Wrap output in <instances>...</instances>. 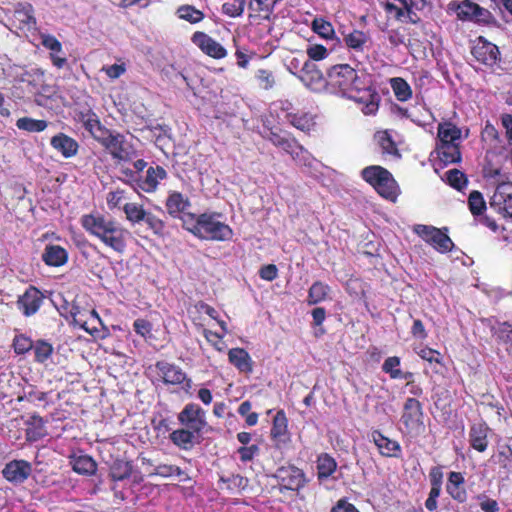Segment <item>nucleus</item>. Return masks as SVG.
Listing matches in <instances>:
<instances>
[{
  "mask_svg": "<svg viewBox=\"0 0 512 512\" xmlns=\"http://www.w3.org/2000/svg\"><path fill=\"white\" fill-rule=\"evenodd\" d=\"M33 14L34 9L31 4L19 3L14 9L11 25L20 30H32L36 26V19Z\"/></svg>",
  "mask_w": 512,
  "mask_h": 512,
  "instance_id": "16",
  "label": "nucleus"
},
{
  "mask_svg": "<svg viewBox=\"0 0 512 512\" xmlns=\"http://www.w3.org/2000/svg\"><path fill=\"white\" fill-rule=\"evenodd\" d=\"M489 432L490 428L486 423L480 422L473 424L469 431L470 445L478 452L486 451Z\"/></svg>",
  "mask_w": 512,
  "mask_h": 512,
  "instance_id": "22",
  "label": "nucleus"
},
{
  "mask_svg": "<svg viewBox=\"0 0 512 512\" xmlns=\"http://www.w3.org/2000/svg\"><path fill=\"white\" fill-rule=\"evenodd\" d=\"M472 54L477 61L492 66L498 60L499 49L495 44L479 37L473 46Z\"/></svg>",
  "mask_w": 512,
  "mask_h": 512,
  "instance_id": "15",
  "label": "nucleus"
},
{
  "mask_svg": "<svg viewBox=\"0 0 512 512\" xmlns=\"http://www.w3.org/2000/svg\"><path fill=\"white\" fill-rule=\"evenodd\" d=\"M219 217L215 213H203L196 218L188 214L183 217V227L202 240L228 241L232 238L233 231Z\"/></svg>",
  "mask_w": 512,
  "mask_h": 512,
  "instance_id": "3",
  "label": "nucleus"
},
{
  "mask_svg": "<svg viewBox=\"0 0 512 512\" xmlns=\"http://www.w3.org/2000/svg\"><path fill=\"white\" fill-rule=\"evenodd\" d=\"M167 212L174 218H181L186 216L185 211L190 207V201L179 192H172L169 194L165 203Z\"/></svg>",
  "mask_w": 512,
  "mask_h": 512,
  "instance_id": "23",
  "label": "nucleus"
},
{
  "mask_svg": "<svg viewBox=\"0 0 512 512\" xmlns=\"http://www.w3.org/2000/svg\"><path fill=\"white\" fill-rule=\"evenodd\" d=\"M220 481L225 485V488L232 494L240 493L244 490L249 483L246 477L239 474H232L229 477H221Z\"/></svg>",
  "mask_w": 512,
  "mask_h": 512,
  "instance_id": "39",
  "label": "nucleus"
},
{
  "mask_svg": "<svg viewBox=\"0 0 512 512\" xmlns=\"http://www.w3.org/2000/svg\"><path fill=\"white\" fill-rule=\"evenodd\" d=\"M371 436L382 455L395 456V452L400 451V446L396 441L388 439L379 431H373Z\"/></svg>",
  "mask_w": 512,
  "mask_h": 512,
  "instance_id": "33",
  "label": "nucleus"
},
{
  "mask_svg": "<svg viewBox=\"0 0 512 512\" xmlns=\"http://www.w3.org/2000/svg\"><path fill=\"white\" fill-rule=\"evenodd\" d=\"M150 476H161L164 478H169L174 475L176 476H185L182 480L186 481L190 478L186 475V473L178 466L170 465V464H159L157 465L152 472L149 474Z\"/></svg>",
  "mask_w": 512,
  "mask_h": 512,
  "instance_id": "40",
  "label": "nucleus"
},
{
  "mask_svg": "<svg viewBox=\"0 0 512 512\" xmlns=\"http://www.w3.org/2000/svg\"><path fill=\"white\" fill-rule=\"evenodd\" d=\"M400 365V359L396 356L387 358L382 366L384 372L388 373L391 378L398 379L402 377V372L398 368Z\"/></svg>",
  "mask_w": 512,
  "mask_h": 512,
  "instance_id": "52",
  "label": "nucleus"
},
{
  "mask_svg": "<svg viewBox=\"0 0 512 512\" xmlns=\"http://www.w3.org/2000/svg\"><path fill=\"white\" fill-rule=\"evenodd\" d=\"M203 335L206 340L213 345V347L218 351H223L225 349V344L222 341L223 334L212 332L208 329H203Z\"/></svg>",
  "mask_w": 512,
  "mask_h": 512,
  "instance_id": "59",
  "label": "nucleus"
},
{
  "mask_svg": "<svg viewBox=\"0 0 512 512\" xmlns=\"http://www.w3.org/2000/svg\"><path fill=\"white\" fill-rule=\"evenodd\" d=\"M316 116L309 112L296 111L288 120L289 124L303 132H310L316 125Z\"/></svg>",
  "mask_w": 512,
  "mask_h": 512,
  "instance_id": "32",
  "label": "nucleus"
},
{
  "mask_svg": "<svg viewBox=\"0 0 512 512\" xmlns=\"http://www.w3.org/2000/svg\"><path fill=\"white\" fill-rule=\"evenodd\" d=\"M167 173L161 166L149 167L143 179L137 181L140 189L147 193L154 192L157 189L159 182L165 179Z\"/></svg>",
  "mask_w": 512,
  "mask_h": 512,
  "instance_id": "24",
  "label": "nucleus"
},
{
  "mask_svg": "<svg viewBox=\"0 0 512 512\" xmlns=\"http://www.w3.org/2000/svg\"><path fill=\"white\" fill-rule=\"evenodd\" d=\"M177 14L179 18L186 20L192 24L198 23L204 18L203 12L190 5L179 7L177 10Z\"/></svg>",
  "mask_w": 512,
  "mask_h": 512,
  "instance_id": "47",
  "label": "nucleus"
},
{
  "mask_svg": "<svg viewBox=\"0 0 512 512\" xmlns=\"http://www.w3.org/2000/svg\"><path fill=\"white\" fill-rule=\"evenodd\" d=\"M42 296L36 288H29L18 300V307L24 315L30 316L38 311Z\"/></svg>",
  "mask_w": 512,
  "mask_h": 512,
  "instance_id": "21",
  "label": "nucleus"
},
{
  "mask_svg": "<svg viewBox=\"0 0 512 512\" xmlns=\"http://www.w3.org/2000/svg\"><path fill=\"white\" fill-rule=\"evenodd\" d=\"M200 437V435L183 426L180 429L174 430L169 436L171 442L183 450L191 449L199 442Z\"/></svg>",
  "mask_w": 512,
  "mask_h": 512,
  "instance_id": "25",
  "label": "nucleus"
},
{
  "mask_svg": "<svg viewBox=\"0 0 512 512\" xmlns=\"http://www.w3.org/2000/svg\"><path fill=\"white\" fill-rule=\"evenodd\" d=\"M435 229L436 227L434 226L418 224L414 226L413 231L418 236H420L424 241L430 244L432 239L434 238Z\"/></svg>",
  "mask_w": 512,
  "mask_h": 512,
  "instance_id": "60",
  "label": "nucleus"
},
{
  "mask_svg": "<svg viewBox=\"0 0 512 512\" xmlns=\"http://www.w3.org/2000/svg\"><path fill=\"white\" fill-rule=\"evenodd\" d=\"M311 27L315 33L325 39H332L335 33L332 24L322 18H315Z\"/></svg>",
  "mask_w": 512,
  "mask_h": 512,
  "instance_id": "48",
  "label": "nucleus"
},
{
  "mask_svg": "<svg viewBox=\"0 0 512 512\" xmlns=\"http://www.w3.org/2000/svg\"><path fill=\"white\" fill-rule=\"evenodd\" d=\"M279 148L287 152L297 162L307 165L309 164L311 155L297 141L289 136L280 144Z\"/></svg>",
  "mask_w": 512,
  "mask_h": 512,
  "instance_id": "28",
  "label": "nucleus"
},
{
  "mask_svg": "<svg viewBox=\"0 0 512 512\" xmlns=\"http://www.w3.org/2000/svg\"><path fill=\"white\" fill-rule=\"evenodd\" d=\"M274 106L283 112L285 115L286 120L288 121L293 114L296 112V109L294 108V105L289 100H278L274 103Z\"/></svg>",
  "mask_w": 512,
  "mask_h": 512,
  "instance_id": "63",
  "label": "nucleus"
},
{
  "mask_svg": "<svg viewBox=\"0 0 512 512\" xmlns=\"http://www.w3.org/2000/svg\"><path fill=\"white\" fill-rule=\"evenodd\" d=\"M446 177L448 183L458 189L461 190L467 184V179L461 171L457 169H452L446 172Z\"/></svg>",
  "mask_w": 512,
  "mask_h": 512,
  "instance_id": "55",
  "label": "nucleus"
},
{
  "mask_svg": "<svg viewBox=\"0 0 512 512\" xmlns=\"http://www.w3.org/2000/svg\"><path fill=\"white\" fill-rule=\"evenodd\" d=\"M256 79L261 88L265 90L271 89L275 84L273 73L269 70L260 69L256 73Z\"/></svg>",
  "mask_w": 512,
  "mask_h": 512,
  "instance_id": "56",
  "label": "nucleus"
},
{
  "mask_svg": "<svg viewBox=\"0 0 512 512\" xmlns=\"http://www.w3.org/2000/svg\"><path fill=\"white\" fill-rule=\"evenodd\" d=\"M99 143L106 149L113 159L128 161L134 155L132 145L126 137L116 131L108 130Z\"/></svg>",
  "mask_w": 512,
  "mask_h": 512,
  "instance_id": "6",
  "label": "nucleus"
},
{
  "mask_svg": "<svg viewBox=\"0 0 512 512\" xmlns=\"http://www.w3.org/2000/svg\"><path fill=\"white\" fill-rule=\"evenodd\" d=\"M490 204L498 212L512 217V183H500L491 197Z\"/></svg>",
  "mask_w": 512,
  "mask_h": 512,
  "instance_id": "11",
  "label": "nucleus"
},
{
  "mask_svg": "<svg viewBox=\"0 0 512 512\" xmlns=\"http://www.w3.org/2000/svg\"><path fill=\"white\" fill-rule=\"evenodd\" d=\"M122 210L125 214V219L131 225L143 222V220L145 219V215L147 213L143 205L135 202H125L123 204Z\"/></svg>",
  "mask_w": 512,
  "mask_h": 512,
  "instance_id": "34",
  "label": "nucleus"
},
{
  "mask_svg": "<svg viewBox=\"0 0 512 512\" xmlns=\"http://www.w3.org/2000/svg\"><path fill=\"white\" fill-rule=\"evenodd\" d=\"M244 6V0H230L222 5V11L230 17H237L243 13Z\"/></svg>",
  "mask_w": 512,
  "mask_h": 512,
  "instance_id": "53",
  "label": "nucleus"
},
{
  "mask_svg": "<svg viewBox=\"0 0 512 512\" xmlns=\"http://www.w3.org/2000/svg\"><path fill=\"white\" fill-rule=\"evenodd\" d=\"M329 292V286L322 282H315L309 289L308 304L314 305L326 299Z\"/></svg>",
  "mask_w": 512,
  "mask_h": 512,
  "instance_id": "44",
  "label": "nucleus"
},
{
  "mask_svg": "<svg viewBox=\"0 0 512 512\" xmlns=\"http://www.w3.org/2000/svg\"><path fill=\"white\" fill-rule=\"evenodd\" d=\"M383 153L397 155L398 150L394 140L387 131H379L374 136Z\"/></svg>",
  "mask_w": 512,
  "mask_h": 512,
  "instance_id": "43",
  "label": "nucleus"
},
{
  "mask_svg": "<svg viewBox=\"0 0 512 512\" xmlns=\"http://www.w3.org/2000/svg\"><path fill=\"white\" fill-rule=\"evenodd\" d=\"M43 261L49 266H62L67 262V251L59 245L46 246L42 255Z\"/></svg>",
  "mask_w": 512,
  "mask_h": 512,
  "instance_id": "30",
  "label": "nucleus"
},
{
  "mask_svg": "<svg viewBox=\"0 0 512 512\" xmlns=\"http://www.w3.org/2000/svg\"><path fill=\"white\" fill-rule=\"evenodd\" d=\"M369 40V35L360 30H353L351 33L344 36L345 44L357 52H362Z\"/></svg>",
  "mask_w": 512,
  "mask_h": 512,
  "instance_id": "35",
  "label": "nucleus"
},
{
  "mask_svg": "<svg viewBox=\"0 0 512 512\" xmlns=\"http://www.w3.org/2000/svg\"><path fill=\"white\" fill-rule=\"evenodd\" d=\"M78 121L97 142L103 139V136L109 130L101 124L99 117L90 109L81 111L78 114Z\"/></svg>",
  "mask_w": 512,
  "mask_h": 512,
  "instance_id": "18",
  "label": "nucleus"
},
{
  "mask_svg": "<svg viewBox=\"0 0 512 512\" xmlns=\"http://www.w3.org/2000/svg\"><path fill=\"white\" fill-rule=\"evenodd\" d=\"M72 468L78 474L92 475L95 473L97 465L90 456L82 455L73 459Z\"/></svg>",
  "mask_w": 512,
  "mask_h": 512,
  "instance_id": "37",
  "label": "nucleus"
},
{
  "mask_svg": "<svg viewBox=\"0 0 512 512\" xmlns=\"http://www.w3.org/2000/svg\"><path fill=\"white\" fill-rule=\"evenodd\" d=\"M153 231V233L157 236H163L165 231V223L163 220L152 214L151 212H147L145 215V219L143 220Z\"/></svg>",
  "mask_w": 512,
  "mask_h": 512,
  "instance_id": "51",
  "label": "nucleus"
},
{
  "mask_svg": "<svg viewBox=\"0 0 512 512\" xmlns=\"http://www.w3.org/2000/svg\"><path fill=\"white\" fill-rule=\"evenodd\" d=\"M464 483V477L460 472H451L449 474L446 490L448 494L458 502H464L467 499Z\"/></svg>",
  "mask_w": 512,
  "mask_h": 512,
  "instance_id": "26",
  "label": "nucleus"
},
{
  "mask_svg": "<svg viewBox=\"0 0 512 512\" xmlns=\"http://www.w3.org/2000/svg\"><path fill=\"white\" fill-rule=\"evenodd\" d=\"M301 80L307 86H314L323 81V74L319 69H317L315 64L306 62L302 69Z\"/></svg>",
  "mask_w": 512,
  "mask_h": 512,
  "instance_id": "38",
  "label": "nucleus"
},
{
  "mask_svg": "<svg viewBox=\"0 0 512 512\" xmlns=\"http://www.w3.org/2000/svg\"><path fill=\"white\" fill-rule=\"evenodd\" d=\"M132 475V464L129 461L115 460L110 466L109 476L114 481H122Z\"/></svg>",
  "mask_w": 512,
  "mask_h": 512,
  "instance_id": "36",
  "label": "nucleus"
},
{
  "mask_svg": "<svg viewBox=\"0 0 512 512\" xmlns=\"http://www.w3.org/2000/svg\"><path fill=\"white\" fill-rule=\"evenodd\" d=\"M32 428L27 430V436L30 440H38L45 435L44 420L39 415H32L28 421Z\"/></svg>",
  "mask_w": 512,
  "mask_h": 512,
  "instance_id": "46",
  "label": "nucleus"
},
{
  "mask_svg": "<svg viewBox=\"0 0 512 512\" xmlns=\"http://www.w3.org/2000/svg\"><path fill=\"white\" fill-rule=\"evenodd\" d=\"M32 466L25 460H13L2 471L4 478L12 483H23L31 475Z\"/></svg>",
  "mask_w": 512,
  "mask_h": 512,
  "instance_id": "14",
  "label": "nucleus"
},
{
  "mask_svg": "<svg viewBox=\"0 0 512 512\" xmlns=\"http://www.w3.org/2000/svg\"><path fill=\"white\" fill-rule=\"evenodd\" d=\"M50 144L64 158H71L75 156L79 149L77 141L64 133H59L53 136Z\"/></svg>",
  "mask_w": 512,
  "mask_h": 512,
  "instance_id": "20",
  "label": "nucleus"
},
{
  "mask_svg": "<svg viewBox=\"0 0 512 512\" xmlns=\"http://www.w3.org/2000/svg\"><path fill=\"white\" fill-rule=\"evenodd\" d=\"M82 227L98 238L105 246L122 254L127 246L129 231L113 218L100 213L86 214L81 217Z\"/></svg>",
  "mask_w": 512,
  "mask_h": 512,
  "instance_id": "2",
  "label": "nucleus"
},
{
  "mask_svg": "<svg viewBox=\"0 0 512 512\" xmlns=\"http://www.w3.org/2000/svg\"><path fill=\"white\" fill-rule=\"evenodd\" d=\"M401 422L408 434L418 436L425 430L421 403L415 398H408L403 407Z\"/></svg>",
  "mask_w": 512,
  "mask_h": 512,
  "instance_id": "7",
  "label": "nucleus"
},
{
  "mask_svg": "<svg viewBox=\"0 0 512 512\" xmlns=\"http://www.w3.org/2000/svg\"><path fill=\"white\" fill-rule=\"evenodd\" d=\"M468 132V129H466L463 135L462 129L450 121L438 124L436 151L443 163H456L461 160L460 143L468 137Z\"/></svg>",
  "mask_w": 512,
  "mask_h": 512,
  "instance_id": "4",
  "label": "nucleus"
},
{
  "mask_svg": "<svg viewBox=\"0 0 512 512\" xmlns=\"http://www.w3.org/2000/svg\"><path fill=\"white\" fill-rule=\"evenodd\" d=\"M102 71L111 79H117L126 72L125 64H113L110 66H104Z\"/></svg>",
  "mask_w": 512,
  "mask_h": 512,
  "instance_id": "64",
  "label": "nucleus"
},
{
  "mask_svg": "<svg viewBox=\"0 0 512 512\" xmlns=\"http://www.w3.org/2000/svg\"><path fill=\"white\" fill-rule=\"evenodd\" d=\"M275 477L280 486L288 490H299L305 483L304 473L295 466L279 468Z\"/></svg>",
  "mask_w": 512,
  "mask_h": 512,
  "instance_id": "13",
  "label": "nucleus"
},
{
  "mask_svg": "<svg viewBox=\"0 0 512 512\" xmlns=\"http://www.w3.org/2000/svg\"><path fill=\"white\" fill-rule=\"evenodd\" d=\"M228 359L242 373H251L253 370V361L248 352L243 348L230 349Z\"/></svg>",
  "mask_w": 512,
  "mask_h": 512,
  "instance_id": "27",
  "label": "nucleus"
},
{
  "mask_svg": "<svg viewBox=\"0 0 512 512\" xmlns=\"http://www.w3.org/2000/svg\"><path fill=\"white\" fill-rule=\"evenodd\" d=\"M362 178L385 199L395 202L400 190L393 175L382 166L372 165L361 171Z\"/></svg>",
  "mask_w": 512,
  "mask_h": 512,
  "instance_id": "5",
  "label": "nucleus"
},
{
  "mask_svg": "<svg viewBox=\"0 0 512 512\" xmlns=\"http://www.w3.org/2000/svg\"><path fill=\"white\" fill-rule=\"evenodd\" d=\"M177 419L183 427L200 436L208 426L205 411L195 403L186 404L178 414Z\"/></svg>",
  "mask_w": 512,
  "mask_h": 512,
  "instance_id": "8",
  "label": "nucleus"
},
{
  "mask_svg": "<svg viewBox=\"0 0 512 512\" xmlns=\"http://www.w3.org/2000/svg\"><path fill=\"white\" fill-rule=\"evenodd\" d=\"M447 10L450 13H454L460 20L486 22L490 17L488 10L469 0H453L448 4Z\"/></svg>",
  "mask_w": 512,
  "mask_h": 512,
  "instance_id": "9",
  "label": "nucleus"
},
{
  "mask_svg": "<svg viewBox=\"0 0 512 512\" xmlns=\"http://www.w3.org/2000/svg\"><path fill=\"white\" fill-rule=\"evenodd\" d=\"M468 204L470 211L474 215H480L486 209V204L483 199V196L478 191L471 192L468 198Z\"/></svg>",
  "mask_w": 512,
  "mask_h": 512,
  "instance_id": "50",
  "label": "nucleus"
},
{
  "mask_svg": "<svg viewBox=\"0 0 512 512\" xmlns=\"http://www.w3.org/2000/svg\"><path fill=\"white\" fill-rule=\"evenodd\" d=\"M41 44L50 51L49 57L52 64L62 69L67 64V57L65 56L61 42L53 35L41 33Z\"/></svg>",
  "mask_w": 512,
  "mask_h": 512,
  "instance_id": "17",
  "label": "nucleus"
},
{
  "mask_svg": "<svg viewBox=\"0 0 512 512\" xmlns=\"http://www.w3.org/2000/svg\"><path fill=\"white\" fill-rule=\"evenodd\" d=\"M13 347L17 354H24L33 348V343L28 337L19 335L14 338Z\"/></svg>",
  "mask_w": 512,
  "mask_h": 512,
  "instance_id": "58",
  "label": "nucleus"
},
{
  "mask_svg": "<svg viewBox=\"0 0 512 512\" xmlns=\"http://www.w3.org/2000/svg\"><path fill=\"white\" fill-rule=\"evenodd\" d=\"M279 148L287 152L297 162L307 165L309 164L311 155L297 141L289 136L280 144Z\"/></svg>",
  "mask_w": 512,
  "mask_h": 512,
  "instance_id": "29",
  "label": "nucleus"
},
{
  "mask_svg": "<svg viewBox=\"0 0 512 512\" xmlns=\"http://www.w3.org/2000/svg\"><path fill=\"white\" fill-rule=\"evenodd\" d=\"M155 367L157 370V375L163 380L165 384H184L183 389L185 391H189V389L192 387L191 379L187 378L186 373L179 366L166 361H158Z\"/></svg>",
  "mask_w": 512,
  "mask_h": 512,
  "instance_id": "10",
  "label": "nucleus"
},
{
  "mask_svg": "<svg viewBox=\"0 0 512 512\" xmlns=\"http://www.w3.org/2000/svg\"><path fill=\"white\" fill-rule=\"evenodd\" d=\"M191 41L195 44L204 54L215 58L222 59L226 57V49L208 34L197 31L192 35Z\"/></svg>",
  "mask_w": 512,
  "mask_h": 512,
  "instance_id": "12",
  "label": "nucleus"
},
{
  "mask_svg": "<svg viewBox=\"0 0 512 512\" xmlns=\"http://www.w3.org/2000/svg\"><path fill=\"white\" fill-rule=\"evenodd\" d=\"M494 334L503 342L512 344V325L504 322L493 328Z\"/></svg>",
  "mask_w": 512,
  "mask_h": 512,
  "instance_id": "57",
  "label": "nucleus"
},
{
  "mask_svg": "<svg viewBox=\"0 0 512 512\" xmlns=\"http://www.w3.org/2000/svg\"><path fill=\"white\" fill-rule=\"evenodd\" d=\"M317 477L320 481L328 479L337 469L336 460L327 453H322L316 461Z\"/></svg>",
  "mask_w": 512,
  "mask_h": 512,
  "instance_id": "31",
  "label": "nucleus"
},
{
  "mask_svg": "<svg viewBox=\"0 0 512 512\" xmlns=\"http://www.w3.org/2000/svg\"><path fill=\"white\" fill-rule=\"evenodd\" d=\"M358 80L357 72L352 67L341 64L329 70L327 83L334 92L354 99L365 115H373L378 110L380 97L371 89L360 92Z\"/></svg>",
  "mask_w": 512,
  "mask_h": 512,
  "instance_id": "1",
  "label": "nucleus"
},
{
  "mask_svg": "<svg viewBox=\"0 0 512 512\" xmlns=\"http://www.w3.org/2000/svg\"><path fill=\"white\" fill-rule=\"evenodd\" d=\"M35 358L38 362L46 361L53 352V347L51 344L45 341H38L33 346Z\"/></svg>",
  "mask_w": 512,
  "mask_h": 512,
  "instance_id": "54",
  "label": "nucleus"
},
{
  "mask_svg": "<svg viewBox=\"0 0 512 512\" xmlns=\"http://www.w3.org/2000/svg\"><path fill=\"white\" fill-rule=\"evenodd\" d=\"M392 90L399 101H407L412 96L409 84L402 78L396 77L390 80Z\"/></svg>",
  "mask_w": 512,
  "mask_h": 512,
  "instance_id": "42",
  "label": "nucleus"
},
{
  "mask_svg": "<svg viewBox=\"0 0 512 512\" xmlns=\"http://www.w3.org/2000/svg\"><path fill=\"white\" fill-rule=\"evenodd\" d=\"M270 436L278 448L288 442V420L283 410L278 411L274 416Z\"/></svg>",
  "mask_w": 512,
  "mask_h": 512,
  "instance_id": "19",
  "label": "nucleus"
},
{
  "mask_svg": "<svg viewBox=\"0 0 512 512\" xmlns=\"http://www.w3.org/2000/svg\"><path fill=\"white\" fill-rule=\"evenodd\" d=\"M126 199V192L121 189L109 191L106 195V203L109 210L122 209Z\"/></svg>",
  "mask_w": 512,
  "mask_h": 512,
  "instance_id": "49",
  "label": "nucleus"
},
{
  "mask_svg": "<svg viewBox=\"0 0 512 512\" xmlns=\"http://www.w3.org/2000/svg\"><path fill=\"white\" fill-rule=\"evenodd\" d=\"M430 244L440 253L449 252L454 247V243L450 237L438 228L435 229L434 238Z\"/></svg>",
  "mask_w": 512,
  "mask_h": 512,
  "instance_id": "41",
  "label": "nucleus"
},
{
  "mask_svg": "<svg viewBox=\"0 0 512 512\" xmlns=\"http://www.w3.org/2000/svg\"><path fill=\"white\" fill-rule=\"evenodd\" d=\"M16 126L18 129L28 132H41L47 128V122L45 120L23 117L17 120Z\"/></svg>",
  "mask_w": 512,
  "mask_h": 512,
  "instance_id": "45",
  "label": "nucleus"
},
{
  "mask_svg": "<svg viewBox=\"0 0 512 512\" xmlns=\"http://www.w3.org/2000/svg\"><path fill=\"white\" fill-rule=\"evenodd\" d=\"M307 55L314 61H320L328 56V50L323 45H310L307 48Z\"/></svg>",
  "mask_w": 512,
  "mask_h": 512,
  "instance_id": "62",
  "label": "nucleus"
},
{
  "mask_svg": "<svg viewBox=\"0 0 512 512\" xmlns=\"http://www.w3.org/2000/svg\"><path fill=\"white\" fill-rule=\"evenodd\" d=\"M435 229L436 227L434 226L418 224L414 226L413 231L418 236H420L424 241L430 244L432 239L434 238Z\"/></svg>",
  "mask_w": 512,
  "mask_h": 512,
  "instance_id": "61",
  "label": "nucleus"
}]
</instances>
